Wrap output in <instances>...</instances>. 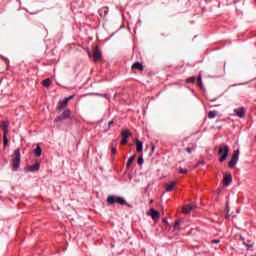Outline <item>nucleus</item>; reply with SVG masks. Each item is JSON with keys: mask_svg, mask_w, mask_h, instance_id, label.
I'll return each instance as SVG.
<instances>
[{"mask_svg": "<svg viewBox=\"0 0 256 256\" xmlns=\"http://www.w3.org/2000/svg\"><path fill=\"white\" fill-rule=\"evenodd\" d=\"M11 165L12 171H19V168L21 167V149H16L12 154Z\"/></svg>", "mask_w": 256, "mask_h": 256, "instance_id": "f257e3e1", "label": "nucleus"}, {"mask_svg": "<svg viewBox=\"0 0 256 256\" xmlns=\"http://www.w3.org/2000/svg\"><path fill=\"white\" fill-rule=\"evenodd\" d=\"M106 203L107 205H127L129 207L125 198L121 196L109 195L106 199Z\"/></svg>", "mask_w": 256, "mask_h": 256, "instance_id": "f03ea898", "label": "nucleus"}, {"mask_svg": "<svg viewBox=\"0 0 256 256\" xmlns=\"http://www.w3.org/2000/svg\"><path fill=\"white\" fill-rule=\"evenodd\" d=\"M93 55H91V51H87L89 57H93L94 63H99L103 59V54L101 53V49H99V46H94Z\"/></svg>", "mask_w": 256, "mask_h": 256, "instance_id": "7ed1b4c3", "label": "nucleus"}, {"mask_svg": "<svg viewBox=\"0 0 256 256\" xmlns=\"http://www.w3.org/2000/svg\"><path fill=\"white\" fill-rule=\"evenodd\" d=\"M195 81H197L198 87L203 90V75L201 73H199L197 77L191 76L186 79L187 84L195 83Z\"/></svg>", "mask_w": 256, "mask_h": 256, "instance_id": "20e7f679", "label": "nucleus"}, {"mask_svg": "<svg viewBox=\"0 0 256 256\" xmlns=\"http://www.w3.org/2000/svg\"><path fill=\"white\" fill-rule=\"evenodd\" d=\"M73 99H75V95H71L69 97L64 98L63 100H60L56 107V111H58V112L63 111V109H65V107H67V105L69 104V101H71Z\"/></svg>", "mask_w": 256, "mask_h": 256, "instance_id": "39448f33", "label": "nucleus"}, {"mask_svg": "<svg viewBox=\"0 0 256 256\" xmlns=\"http://www.w3.org/2000/svg\"><path fill=\"white\" fill-rule=\"evenodd\" d=\"M218 155H220V163L227 161V157H229V146L226 145L224 147H220L218 150Z\"/></svg>", "mask_w": 256, "mask_h": 256, "instance_id": "423d86ee", "label": "nucleus"}, {"mask_svg": "<svg viewBox=\"0 0 256 256\" xmlns=\"http://www.w3.org/2000/svg\"><path fill=\"white\" fill-rule=\"evenodd\" d=\"M239 149L235 150L232 154L231 160L228 162V167L230 169H233L237 165V161H239Z\"/></svg>", "mask_w": 256, "mask_h": 256, "instance_id": "0eeeda50", "label": "nucleus"}, {"mask_svg": "<svg viewBox=\"0 0 256 256\" xmlns=\"http://www.w3.org/2000/svg\"><path fill=\"white\" fill-rule=\"evenodd\" d=\"M71 117V110L66 109L62 112L61 115L55 118L54 123H59V121H65V119H69Z\"/></svg>", "mask_w": 256, "mask_h": 256, "instance_id": "6e6552de", "label": "nucleus"}, {"mask_svg": "<svg viewBox=\"0 0 256 256\" xmlns=\"http://www.w3.org/2000/svg\"><path fill=\"white\" fill-rule=\"evenodd\" d=\"M131 71L132 73H137V71L143 73V71H145V66H143V63L141 62H135L131 66Z\"/></svg>", "mask_w": 256, "mask_h": 256, "instance_id": "1a4fd4ad", "label": "nucleus"}, {"mask_svg": "<svg viewBox=\"0 0 256 256\" xmlns=\"http://www.w3.org/2000/svg\"><path fill=\"white\" fill-rule=\"evenodd\" d=\"M122 140L121 145H125L126 143H129V137H131V131L129 129L123 130L121 132Z\"/></svg>", "mask_w": 256, "mask_h": 256, "instance_id": "9d476101", "label": "nucleus"}, {"mask_svg": "<svg viewBox=\"0 0 256 256\" xmlns=\"http://www.w3.org/2000/svg\"><path fill=\"white\" fill-rule=\"evenodd\" d=\"M148 215L153 219V221H159V219H161V213L153 208L149 210Z\"/></svg>", "mask_w": 256, "mask_h": 256, "instance_id": "9b49d317", "label": "nucleus"}, {"mask_svg": "<svg viewBox=\"0 0 256 256\" xmlns=\"http://www.w3.org/2000/svg\"><path fill=\"white\" fill-rule=\"evenodd\" d=\"M223 183L226 187H229L233 183V176L231 174H225L223 178Z\"/></svg>", "mask_w": 256, "mask_h": 256, "instance_id": "f8f14e48", "label": "nucleus"}, {"mask_svg": "<svg viewBox=\"0 0 256 256\" xmlns=\"http://www.w3.org/2000/svg\"><path fill=\"white\" fill-rule=\"evenodd\" d=\"M193 209H197V206L195 204L185 205L183 207V213H185V215H189V213H191V211H193Z\"/></svg>", "mask_w": 256, "mask_h": 256, "instance_id": "ddd939ff", "label": "nucleus"}, {"mask_svg": "<svg viewBox=\"0 0 256 256\" xmlns=\"http://www.w3.org/2000/svg\"><path fill=\"white\" fill-rule=\"evenodd\" d=\"M98 13L101 17V19H105L107 15L109 14V7H102L98 10Z\"/></svg>", "mask_w": 256, "mask_h": 256, "instance_id": "4468645a", "label": "nucleus"}, {"mask_svg": "<svg viewBox=\"0 0 256 256\" xmlns=\"http://www.w3.org/2000/svg\"><path fill=\"white\" fill-rule=\"evenodd\" d=\"M41 169V164L39 162H36L32 166H27V171H30V173H33L35 171H39Z\"/></svg>", "mask_w": 256, "mask_h": 256, "instance_id": "2eb2a0df", "label": "nucleus"}, {"mask_svg": "<svg viewBox=\"0 0 256 256\" xmlns=\"http://www.w3.org/2000/svg\"><path fill=\"white\" fill-rule=\"evenodd\" d=\"M0 127L3 131V134L7 135V133H9V122L8 121H2L0 124Z\"/></svg>", "mask_w": 256, "mask_h": 256, "instance_id": "dca6fc26", "label": "nucleus"}, {"mask_svg": "<svg viewBox=\"0 0 256 256\" xmlns=\"http://www.w3.org/2000/svg\"><path fill=\"white\" fill-rule=\"evenodd\" d=\"M234 113H236L237 117H239L240 119H243L245 117V108L240 107L238 109H235Z\"/></svg>", "mask_w": 256, "mask_h": 256, "instance_id": "f3484780", "label": "nucleus"}, {"mask_svg": "<svg viewBox=\"0 0 256 256\" xmlns=\"http://www.w3.org/2000/svg\"><path fill=\"white\" fill-rule=\"evenodd\" d=\"M175 185H177V181H171L168 184H166L167 193H171V191H173V189L175 188Z\"/></svg>", "mask_w": 256, "mask_h": 256, "instance_id": "a211bd4d", "label": "nucleus"}, {"mask_svg": "<svg viewBox=\"0 0 256 256\" xmlns=\"http://www.w3.org/2000/svg\"><path fill=\"white\" fill-rule=\"evenodd\" d=\"M136 151L137 153H143V142L139 139H136Z\"/></svg>", "mask_w": 256, "mask_h": 256, "instance_id": "6ab92c4d", "label": "nucleus"}, {"mask_svg": "<svg viewBox=\"0 0 256 256\" xmlns=\"http://www.w3.org/2000/svg\"><path fill=\"white\" fill-rule=\"evenodd\" d=\"M240 240L242 241L243 245H245V247H247V249H252L253 244H250L251 241L245 242V237L240 236Z\"/></svg>", "mask_w": 256, "mask_h": 256, "instance_id": "aec40b11", "label": "nucleus"}, {"mask_svg": "<svg viewBox=\"0 0 256 256\" xmlns=\"http://www.w3.org/2000/svg\"><path fill=\"white\" fill-rule=\"evenodd\" d=\"M42 149L40 145H37L36 149H34V155L35 157H41Z\"/></svg>", "mask_w": 256, "mask_h": 256, "instance_id": "412c9836", "label": "nucleus"}, {"mask_svg": "<svg viewBox=\"0 0 256 256\" xmlns=\"http://www.w3.org/2000/svg\"><path fill=\"white\" fill-rule=\"evenodd\" d=\"M135 155L131 156L129 159H128V162L126 164V167L127 169H129V167H131V165H133V161H135Z\"/></svg>", "mask_w": 256, "mask_h": 256, "instance_id": "4be33fe9", "label": "nucleus"}, {"mask_svg": "<svg viewBox=\"0 0 256 256\" xmlns=\"http://www.w3.org/2000/svg\"><path fill=\"white\" fill-rule=\"evenodd\" d=\"M43 87H51V79L47 78L42 81Z\"/></svg>", "mask_w": 256, "mask_h": 256, "instance_id": "5701e85b", "label": "nucleus"}, {"mask_svg": "<svg viewBox=\"0 0 256 256\" xmlns=\"http://www.w3.org/2000/svg\"><path fill=\"white\" fill-rule=\"evenodd\" d=\"M217 117V111L208 112V119H215Z\"/></svg>", "mask_w": 256, "mask_h": 256, "instance_id": "b1692460", "label": "nucleus"}, {"mask_svg": "<svg viewBox=\"0 0 256 256\" xmlns=\"http://www.w3.org/2000/svg\"><path fill=\"white\" fill-rule=\"evenodd\" d=\"M4 147L9 145V139L7 138V134H3Z\"/></svg>", "mask_w": 256, "mask_h": 256, "instance_id": "393cba45", "label": "nucleus"}, {"mask_svg": "<svg viewBox=\"0 0 256 256\" xmlns=\"http://www.w3.org/2000/svg\"><path fill=\"white\" fill-rule=\"evenodd\" d=\"M179 225H181V220H176L174 223V229L177 231L179 230Z\"/></svg>", "mask_w": 256, "mask_h": 256, "instance_id": "a878e982", "label": "nucleus"}, {"mask_svg": "<svg viewBox=\"0 0 256 256\" xmlns=\"http://www.w3.org/2000/svg\"><path fill=\"white\" fill-rule=\"evenodd\" d=\"M95 95H97L98 97H104L105 99H109V94H99V93H96Z\"/></svg>", "mask_w": 256, "mask_h": 256, "instance_id": "bb28decb", "label": "nucleus"}, {"mask_svg": "<svg viewBox=\"0 0 256 256\" xmlns=\"http://www.w3.org/2000/svg\"><path fill=\"white\" fill-rule=\"evenodd\" d=\"M138 165H143V163H144V160H143V156H140L139 158H138Z\"/></svg>", "mask_w": 256, "mask_h": 256, "instance_id": "cd10ccee", "label": "nucleus"}, {"mask_svg": "<svg viewBox=\"0 0 256 256\" xmlns=\"http://www.w3.org/2000/svg\"><path fill=\"white\" fill-rule=\"evenodd\" d=\"M226 211H227V213H226V219H229L230 217H231V215H229V205H226Z\"/></svg>", "mask_w": 256, "mask_h": 256, "instance_id": "c85d7f7f", "label": "nucleus"}, {"mask_svg": "<svg viewBox=\"0 0 256 256\" xmlns=\"http://www.w3.org/2000/svg\"><path fill=\"white\" fill-rule=\"evenodd\" d=\"M113 120L108 122V128L105 131H109L111 129V125H113Z\"/></svg>", "mask_w": 256, "mask_h": 256, "instance_id": "c756f323", "label": "nucleus"}, {"mask_svg": "<svg viewBox=\"0 0 256 256\" xmlns=\"http://www.w3.org/2000/svg\"><path fill=\"white\" fill-rule=\"evenodd\" d=\"M179 173H182L183 175H185L187 173V169L179 168Z\"/></svg>", "mask_w": 256, "mask_h": 256, "instance_id": "7c9ffc66", "label": "nucleus"}, {"mask_svg": "<svg viewBox=\"0 0 256 256\" xmlns=\"http://www.w3.org/2000/svg\"><path fill=\"white\" fill-rule=\"evenodd\" d=\"M111 153H112V155H115V153H117V148L115 146L112 147Z\"/></svg>", "mask_w": 256, "mask_h": 256, "instance_id": "2f4dec72", "label": "nucleus"}, {"mask_svg": "<svg viewBox=\"0 0 256 256\" xmlns=\"http://www.w3.org/2000/svg\"><path fill=\"white\" fill-rule=\"evenodd\" d=\"M186 151H187V153L191 154V153H193V148L187 147V148H186Z\"/></svg>", "mask_w": 256, "mask_h": 256, "instance_id": "473e14b6", "label": "nucleus"}, {"mask_svg": "<svg viewBox=\"0 0 256 256\" xmlns=\"http://www.w3.org/2000/svg\"><path fill=\"white\" fill-rule=\"evenodd\" d=\"M196 165H197V167H199V165H205V161H203V160L202 161H198Z\"/></svg>", "mask_w": 256, "mask_h": 256, "instance_id": "72a5a7b5", "label": "nucleus"}, {"mask_svg": "<svg viewBox=\"0 0 256 256\" xmlns=\"http://www.w3.org/2000/svg\"><path fill=\"white\" fill-rule=\"evenodd\" d=\"M211 243H220V240H212Z\"/></svg>", "mask_w": 256, "mask_h": 256, "instance_id": "f704fd0d", "label": "nucleus"}, {"mask_svg": "<svg viewBox=\"0 0 256 256\" xmlns=\"http://www.w3.org/2000/svg\"><path fill=\"white\" fill-rule=\"evenodd\" d=\"M163 223H167V218H164V219H163Z\"/></svg>", "mask_w": 256, "mask_h": 256, "instance_id": "c9c22d12", "label": "nucleus"}, {"mask_svg": "<svg viewBox=\"0 0 256 256\" xmlns=\"http://www.w3.org/2000/svg\"><path fill=\"white\" fill-rule=\"evenodd\" d=\"M155 149V146H152V151Z\"/></svg>", "mask_w": 256, "mask_h": 256, "instance_id": "e433bc0d", "label": "nucleus"}]
</instances>
